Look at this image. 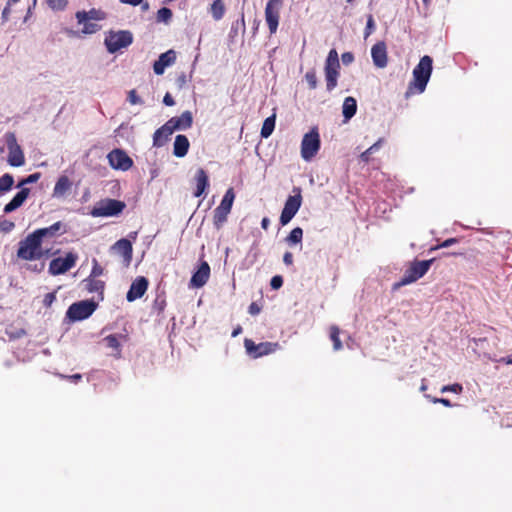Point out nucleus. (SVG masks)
Masks as SVG:
<instances>
[{"label":"nucleus","mask_w":512,"mask_h":512,"mask_svg":"<svg viewBox=\"0 0 512 512\" xmlns=\"http://www.w3.org/2000/svg\"><path fill=\"white\" fill-rule=\"evenodd\" d=\"M433 69V59L429 55L423 56L419 63L413 69V80L409 83L406 91V97L413 94L423 93L431 77Z\"/></svg>","instance_id":"obj_1"},{"label":"nucleus","mask_w":512,"mask_h":512,"mask_svg":"<svg viewBox=\"0 0 512 512\" xmlns=\"http://www.w3.org/2000/svg\"><path fill=\"white\" fill-rule=\"evenodd\" d=\"M48 251L42 248V241L32 232L18 244L17 257L22 260H40Z\"/></svg>","instance_id":"obj_2"},{"label":"nucleus","mask_w":512,"mask_h":512,"mask_svg":"<svg viewBox=\"0 0 512 512\" xmlns=\"http://www.w3.org/2000/svg\"><path fill=\"white\" fill-rule=\"evenodd\" d=\"M434 261L435 259L432 258L429 260H414L411 262L409 267L405 270L401 280L394 284V288L411 284L422 278L428 272Z\"/></svg>","instance_id":"obj_3"},{"label":"nucleus","mask_w":512,"mask_h":512,"mask_svg":"<svg viewBox=\"0 0 512 512\" xmlns=\"http://www.w3.org/2000/svg\"><path fill=\"white\" fill-rule=\"evenodd\" d=\"M326 88L330 92L336 88L340 75L339 56L336 49H331L324 66Z\"/></svg>","instance_id":"obj_4"},{"label":"nucleus","mask_w":512,"mask_h":512,"mask_svg":"<svg viewBox=\"0 0 512 512\" xmlns=\"http://www.w3.org/2000/svg\"><path fill=\"white\" fill-rule=\"evenodd\" d=\"M126 204L121 200L105 198L96 203L91 210L93 217H111L117 216L123 212Z\"/></svg>","instance_id":"obj_5"},{"label":"nucleus","mask_w":512,"mask_h":512,"mask_svg":"<svg viewBox=\"0 0 512 512\" xmlns=\"http://www.w3.org/2000/svg\"><path fill=\"white\" fill-rule=\"evenodd\" d=\"M321 146L320 135L317 127H313L303 136L301 142V157L310 161L316 156Z\"/></svg>","instance_id":"obj_6"},{"label":"nucleus","mask_w":512,"mask_h":512,"mask_svg":"<svg viewBox=\"0 0 512 512\" xmlns=\"http://www.w3.org/2000/svg\"><path fill=\"white\" fill-rule=\"evenodd\" d=\"M132 41L133 35L127 30L110 31L105 37V45L110 53H115L122 48L128 47Z\"/></svg>","instance_id":"obj_7"},{"label":"nucleus","mask_w":512,"mask_h":512,"mask_svg":"<svg viewBox=\"0 0 512 512\" xmlns=\"http://www.w3.org/2000/svg\"><path fill=\"white\" fill-rule=\"evenodd\" d=\"M246 352L252 358H260L272 354L281 349L278 342H261L256 344L253 340L246 338L244 340Z\"/></svg>","instance_id":"obj_8"},{"label":"nucleus","mask_w":512,"mask_h":512,"mask_svg":"<svg viewBox=\"0 0 512 512\" xmlns=\"http://www.w3.org/2000/svg\"><path fill=\"white\" fill-rule=\"evenodd\" d=\"M294 191L296 192L295 195H290L284 204V208L280 215V223L282 226L287 225L293 217L297 214L299 211L301 204H302V196H301V190L299 188H295Z\"/></svg>","instance_id":"obj_9"},{"label":"nucleus","mask_w":512,"mask_h":512,"mask_svg":"<svg viewBox=\"0 0 512 512\" xmlns=\"http://www.w3.org/2000/svg\"><path fill=\"white\" fill-rule=\"evenodd\" d=\"M235 193L233 188H229L224 194L220 205L214 210L213 223L216 228H220L227 220V216L231 211Z\"/></svg>","instance_id":"obj_10"},{"label":"nucleus","mask_w":512,"mask_h":512,"mask_svg":"<svg viewBox=\"0 0 512 512\" xmlns=\"http://www.w3.org/2000/svg\"><path fill=\"white\" fill-rule=\"evenodd\" d=\"M5 139L9 151L7 159L9 165L13 167H20L24 165L25 156L20 145L17 143L15 134L12 132L6 133Z\"/></svg>","instance_id":"obj_11"},{"label":"nucleus","mask_w":512,"mask_h":512,"mask_svg":"<svg viewBox=\"0 0 512 512\" xmlns=\"http://www.w3.org/2000/svg\"><path fill=\"white\" fill-rule=\"evenodd\" d=\"M96 309L93 301H80L73 303L67 310V317L73 321H80L88 318Z\"/></svg>","instance_id":"obj_12"},{"label":"nucleus","mask_w":512,"mask_h":512,"mask_svg":"<svg viewBox=\"0 0 512 512\" xmlns=\"http://www.w3.org/2000/svg\"><path fill=\"white\" fill-rule=\"evenodd\" d=\"M282 0H269L265 7V20L267 22L270 34L277 31L280 19V9Z\"/></svg>","instance_id":"obj_13"},{"label":"nucleus","mask_w":512,"mask_h":512,"mask_svg":"<svg viewBox=\"0 0 512 512\" xmlns=\"http://www.w3.org/2000/svg\"><path fill=\"white\" fill-rule=\"evenodd\" d=\"M77 256L73 253H67L65 257L54 258L49 264V273L60 275L69 271L75 266Z\"/></svg>","instance_id":"obj_14"},{"label":"nucleus","mask_w":512,"mask_h":512,"mask_svg":"<svg viewBox=\"0 0 512 512\" xmlns=\"http://www.w3.org/2000/svg\"><path fill=\"white\" fill-rule=\"evenodd\" d=\"M108 162L113 169L127 171L133 166V160L121 149H114L107 155Z\"/></svg>","instance_id":"obj_15"},{"label":"nucleus","mask_w":512,"mask_h":512,"mask_svg":"<svg viewBox=\"0 0 512 512\" xmlns=\"http://www.w3.org/2000/svg\"><path fill=\"white\" fill-rule=\"evenodd\" d=\"M148 284V280L145 277L140 276L136 278L132 282L130 289L126 294L127 301L133 302L136 299L141 298L147 291Z\"/></svg>","instance_id":"obj_16"},{"label":"nucleus","mask_w":512,"mask_h":512,"mask_svg":"<svg viewBox=\"0 0 512 512\" xmlns=\"http://www.w3.org/2000/svg\"><path fill=\"white\" fill-rule=\"evenodd\" d=\"M168 122L169 126L166 127V130H187L193 124V116L190 111H184L180 116L169 119Z\"/></svg>","instance_id":"obj_17"},{"label":"nucleus","mask_w":512,"mask_h":512,"mask_svg":"<svg viewBox=\"0 0 512 512\" xmlns=\"http://www.w3.org/2000/svg\"><path fill=\"white\" fill-rule=\"evenodd\" d=\"M373 63L378 68H384L388 63L387 47L385 42L379 41L371 48Z\"/></svg>","instance_id":"obj_18"},{"label":"nucleus","mask_w":512,"mask_h":512,"mask_svg":"<svg viewBox=\"0 0 512 512\" xmlns=\"http://www.w3.org/2000/svg\"><path fill=\"white\" fill-rule=\"evenodd\" d=\"M176 61V52L172 49L162 53L153 64V70L156 75H162L165 69Z\"/></svg>","instance_id":"obj_19"},{"label":"nucleus","mask_w":512,"mask_h":512,"mask_svg":"<svg viewBox=\"0 0 512 512\" xmlns=\"http://www.w3.org/2000/svg\"><path fill=\"white\" fill-rule=\"evenodd\" d=\"M210 277V266L206 261H202L198 270L190 279V286L195 288L203 287Z\"/></svg>","instance_id":"obj_20"},{"label":"nucleus","mask_w":512,"mask_h":512,"mask_svg":"<svg viewBox=\"0 0 512 512\" xmlns=\"http://www.w3.org/2000/svg\"><path fill=\"white\" fill-rule=\"evenodd\" d=\"M29 193H30L29 188H22L12 198V200L4 206V209H3L4 213H6V214L11 213V212L15 211L16 209H18L19 207H21L23 205V203L26 201V199L28 198Z\"/></svg>","instance_id":"obj_21"},{"label":"nucleus","mask_w":512,"mask_h":512,"mask_svg":"<svg viewBox=\"0 0 512 512\" xmlns=\"http://www.w3.org/2000/svg\"><path fill=\"white\" fill-rule=\"evenodd\" d=\"M112 250L120 254L127 263H130L132 259L133 248L131 242L128 239L122 238L115 242L112 246Z\"/></svg>","instance_id":"obj_22"},{"label":"nucleus","mask_w":512,"mask_h":512,"mask_svg":"<svg viewBox=\"0 0 512 512\" xmlns=\"http://www.w3.org/2000/svg\"><path fill=\"white\" fill-rule=\"evenodd\" d=\"M189 147L188 138L185 135L179 134L175 137L173 154L178 158H182L188 153Z\"/></svg>","instance_id":"obj_23"},{"label":"nucleus","mask_w":512,"mask_h":512,"mask_svg":"<svg viewBox=\"0 0 512 512\" xmlns=\"http://www.w3.org/2000/svg\"><path fill=\"white\" fill-rule=\"evenodd\" d=\"M196 190L194 192L195 197H200L207 187L209 186L208 175L203 168H199L196 172Z\"/></svg>","instance_id":"obj_24"},{"label":"nucleus","mask_w":512,"mask_h":512,"mask_svg":"<svg viewBox=\"0 0 512 512\" xmlns=\"http://www.w3.org/2000/svg\"><path fill=\"white\" fill-rule=\"evenodd\" d=\"M167 126H169L168 121L154 132L153 146L162 147L169 140L174 131L166 130Z\"/></svg>","instance_id":"obj_25"},{"label":"nucleus","mask_w":512,"mask_h":512,"mask_svg":"<svg viewBox=\"0 0 512 512\" xmlns=\"http://www.w3.org/2000/svg\"><path fill=\"white\" fill-rule=\"evenodd\" d=\"M106 14L105 12L92 8L91 10L87 11H78L76 13V19L78 21V24H82V22H85L86 20H103L105 19Z\"/></svg>","instance_id":"obj_26"},{"label":"nucleus","mask_w":512,"mask_h":512,"mask_svg":"<svg viewBox=\"0 0 512 512\" xmlns=\"http://www.w3.org/2000/svg\"><path fill=\"white\" fill-rule=\"evenodd\" d=\"M71 186H72V183L67 176H65V175L60 176L54 186L53 196L54 197L64 196L70 190Z\"/></svg>","instance_id":"obj_27"},{"label":"nucleus","mask_w":512,"mask_h":512,"mask_svg":"<svg viewBox=\"0 0 512 512\" xmlns=\"http://www.w3.org/2000/svg\"><path fill=\"white\" fill-rule=\"evenodd\" d=\"M85 289L90 293L103 294L105 288V282L95 277L88 276L83 280Z\"/></svg>","instance_id":"obj_28"},{"label":"nucleus","mask_w":512,"mask_h":512,"mask_svg":"<svg viewBox=\"0 0 512 512\" xmlns=\"http://www.w3.org/2000/svg\"><path fill=\"white\" fill-rule=\"evenodd\" d=\"M62 224L60 221L52 224L49 227L40 228L35 230L33 233L41 240L43 241L44 238H52L56 236L57 232L60 230Z\"/></svg>","instance_id":"obj_29"},{"label":"nucleus","mask_w":512,"mask_h":512,"mask_svg":"<svg viewBox=\"0 0 512 512\" xmlns=\"http://www.w3.org/2000/svg\"><path fill=\"white\" fill-rule=\"evenodd\" d=\"M357 111V102L355 98L348 96L344 99L343 106H342V113L344 116L345 121L350 120Z\"/></svg>","instance_id":"obj_30"},{"label":"nucleus","mask_w":512,"mask_h":512,"mask_svg":"<svg viewBox=\"0 0 512 512\" xmlns=\"http://www.w3.org/2000/svg\"><path fill=\"white\" fill-rule=\"evenodd\" d=\"M275 122H276L275 114L267 117L264 120L262 128H261V132H260L262 138H268L273 133L274 128H275Z\"/></svg>","instance_id":"obj_31"},{"label":"nucleus","mask_w":512,"mask_h":512,"mask_svg":"<svg viewBox=\"0 0 512 512\" xmlns=\"http://www.w3.org/2000/svg\"><path fill=\"white\" fill-rule=\"evenodd\" d=\"M340 333H341V331L338 326H336V325L330 326L329 337H330V340L333 342V349L335 351H339L343 347L342 342L340 340Z\"/></svg>","instance_id":"obj_32"},{"label":"nucleus","mask_w":512,"mask_h":512,"mask_svg":"<svg viewBox=\"0 0 512 512\" xmlns=\"http://www.w3.org/2000/svg\"><path fill=\"white\" fill-rule=\"evenodd\" d=\"M210 11L212 17L215 20H220L224 16L225 13V4L223 0H214L211 4Z\"/></svg>","instance_id":"obj_33"},{"label":"nucleus","mask_w":512,"mask_h":512,"mask_svg":"<svg viewBox=\"0 0 512 512\" xmlns=\"http://www.w3.org/2000/svg\"><path fill=\"white\" fill-rule=\"evenodd\" d=\"M303 238V230L300 227H296L291 230L289 235L286 237L285 241L289 245H295L301 243Z\"/></svg>","instance_id":"obj_34"},{"label":"nucleus","mask_w":512,"mask_h":512,"mask_svg":"<svg viewBox=\"0 0 512 512\" xmlns=\"http://www.w3.org/2000/svg\"><path fill=\"white\" fill-rule=\"evenodd\" d=\"M14 184V178L11 174L5 173L0 177V194L11 190Z\"/></svg>","instance_id":"obj_35"},{"label":"nucleus","mask_w":512,"mask_h":512,"mask_svg":"<svg viewBox=\"0 0 512 512\" xmlns=\"http://www.w3.org/2000/svg\"><path fill=\"white\" fill-rule=\"evenodd\" d=\"M382 143L383 139L380 138L377 142H375L372 146L360 154V160L364 163H368L370 161V155L377 151L381 147Z\"/></svg>","instance_id":"obj_36"},{"label":"nucleus","mask_w":512,"mask_h":512,"mask_svg":"<svg viewBox=\"0 0 512 512\" xmlns=\"http://www.w3.org/2000/svg\"><path fill=\"white\" fill-rule=\"evenodd\" d=\"M172 15L171 9L163 7L157 11V21L167 23L171 20Z\"/></svg>","instance_id":"obj_37"},{"label":"nucleus","mask_w":512,"mask_h":512,"mask_svg":"<svg viewBox=\"0 0 512 512\" xmlns=\"http://www.w3.org/2000/svg\"><path fill=\"white\" fill-rule=\"evenodd\" d=\"M104 341L109 348L116 350L118 352L120 351V343L116 335H108L104 338Z\"/></svg>","instance_id":"obj_38"},{"label":"nucleus","mask_w":512,"mask_h":512,"mask_svg":"<svg viewBox=\"0 0 512 512\" xmlns=\"http://www.w3.org/2000/svg\"><path fill=\"white\" fill-rule=\"evenodd\" d=\"M305 79L309 85L310 89H315L318 84L317 75L315 70H309L305 74Z\"/></svg>","instance_id":"obj_39"},{"label":"nucleus","mask_w":512,"mask_h":512,"mask_svg":"<svg viewBox=\"0 0 512 512\" xmlns=\"http://www.w3.org/2000/svg\"><path fill=\"white\" fill-rule=\"evenodd\" d=\"M82 24H83L82 33H84V34H93L100 29V26L98 24L89 22V20L82 22Z\"/></svg>","instance_id":"obj_40"},{"label":"nucleus","mask_w":512,"mask_h":512,"mask_svg":"<svg viewBox=\"0 0 512 512\" xmlns=\"http://www.w3.org/2000/svg\"><path fill=\"white\" fill-rule=\"evenodd\" d=\"M49 7L53 10H63L68 3V0H48Z\"/></svg>","instance_id":"obj_41"},{"label":"nucleus","mask_w":512,"mask_h":512,"mask_svg":"<svg viewBox=\"0 0 512 512\" xmlns=\"http://www.w3.org/2000/svg\"><path fill=\"white\" fill-rule=\"evenodd\" d=\"M40 176H41V174L39 172L30 174L29 176H27L26 178L22 179L19 182L18 187H22L23 185H26V184L35 183L40 179Z\"/></svg>","instance_id":"obj_42"},{"label":"nucleus","mask_w":512,"mask_h":512,"mask_svg":"<svg viewBox=\"0 0 512 512\" xmlns=\"http://www.w3.org/2000/svg\"><path fill=\"white\" fill-rule=\"evenodd\" d=\"M104 273L103 267L98 263L96 259H93V266L89 276L98 278Z\"/></svg>","instance_id":"obj_43"},{"label":"nucleus","mask_w":512,"mask_h":512,"mask_svg":"<svg viewBox=\"0 0 512 512\" xmlns=\"http://www.w3.org/2000/svg\"><path fill=\"white\" fill-rule=\"evenodd\" d=\"M462 385L458 384V383H455V384H451V385H446V386H443L441 388V392L444 393V392H453V393H461L462 392Z\"/></svg>","instance_id":"obj_44"},{"label":"nucleus","mask_w":512,"mask_h":512,"mask_svg":"<svg viewBox=\"0 0 512 512\" xmlns=\"http://www.w3.org/2000/svg\"><path fill=\"white\" fill-rule=\"evenodd\" d=\"M14 227H15L14 222H12L10 220H3L0 222V230L5 233L12 231L14 229Z\"/></svg>","instance_id":"obj_45"},{"label":"nucleus","mask_w":512,"mask_h":512,"mask_svg":"<svg viewBox=\"0 0 512 512\" xmlns=\"http://www.w3.org/2000/svg\"><path fill=\"white\" fill-rule=\"evenodd\" d=\"M375 29V23L372 15L368 16L367 24L365 28V37H368Z\"/></svg>","instance_id":"obj_46"},{"label":"nucleus","mask_w":512,"mask_h":512,"mask_svg":"<svg viewBox=\"0 0 512 512\" xmlns=\"http://www.w3.org/2000/svg\"><path fill=\"white\" fill-rule=\"evenodd\" d=\"M270 285H271L272 289H275V290L281 288L283 285L282 276L276 275V276L272 277V279L270 281Z\"/></svg>","instance_id":"obj_47"},{"label":"nucleus","mask_w":512,"mask_h":512,"mask_svg":"<svg viewBox=\"0 0 512 512\" xmlns=\"http://www.w3.org/2000/svg\"><path fill=\"white\" fill-rule=\"evenodd\" d=\"M55 300H56V293L55 292L47 293L44 296L43 305L45 307H50Z\"/></svg>","instance_id":"obj_48"},{"label":"nucleus","mask_w":512,"mask_h":512,"mask_svg":"<svg viewBox=\"0 0 512 512\" xmlns=\"http://www.w3.org/2000/svg\"><path fill=\"white\" fill-rule=\"evenodd\" d=\"M128 100L129 102L132 104V105H136V104H142V100L140 99V97L137 95L136 91L133 89L129 92L128 94Z\"/></svg>","instance_id":"obj_49"},{"label":"nucleus","mask_w":512,"mask_h":512,"mask_svg":"<svg viewBox=\"0 0 512 512\" xmlns=\"http://www.w3.org/2000/svg\"><path fill=\"white\" fill-rule=\"evenodd\" d=\"M427 398L430 399L431 402L433 403H440L442 405H444L445 407H451L452 406V403L450 402L449 399H446V398H436V397H431L429 395H426Z\"/></svg>","instance_id":"obj_50"},{"label":"nucleus","mask_w":512,"mask_h":512,"mask_svg":"<svg viewBox=\"0 0 512 512\" xmlns=\"http://www.w3.org/2000/svg\"><path fill=\"white\" fill-rule=\"evenodd\" d=\"M457 242H458V240L456 238H449V239H446L445 241H443L440 245L431 248V250H436L438 248L449 247V246H451V245H453V244H455Z\"/></svg>","instance_id":"obj_51"},{"label":"nucleus","mask_w":512,"mask_h":512,"mask_svg":"<svg viewBox=\"0 0 512 512\" xmlns=\"http://www.w3.org/2000/svg\"><path fill=\"white\" fill-rule=\"evenodd\" d=\"M344 65H349L354 61V55L351 52H345L341 56Z\"/></svg>","instance_id":"obj_52"},{"label":"nucleus","mask_w":512,"mask_h":512,"mask_svg":"<svg viewBox=\"0 0 512 512\" xmlns=\"http://www.w3.org/2000/svg\"><path fill=\"white\" fill-rule=\"evenodd\" d=\"M261 311V308L260 306L256 303V302H252L250 305H249V308H248V312L251 314V315H257L259 314Z\"/></svg>","instance_id":"obj_53"},{"label":"nucleus","mask_w":512,"mask_h":512,"mask_svg":"<svg viewBox=\"0 0 512 512\" xmlns=\"http://www.w3.org/2000/svg\"><path fill=\"white\" fill-rule=\"evenodd\" d=\"M293 254L289 251L285 252L284 255H283V262L287 265V266H290L293 264Z\"/></svg>","instance_id":"obj_54"},{"label":"nucleus","mask_w":512,"mask_h":512,"mask_svg":"<svg viewBox=\"0 0 512 512\" xmlns=\"http://www.w3.org/2000/svg\"><path fill=\"white\" fill-rule=\"evenodd\" d=\"M163 103L166 106H173L175 104V101H174L173 97L169 93H166L164 98H163Z\"/></svg>","instance_id":"obj_55"},{"label":"nucleus","mask_w":512,"mask_h":512,"mask_svg":"<svg viewBox=\"0 0 512 512\" xmlns=\"http://www.w3.org/2000/svg\"><path fill=\"white\" fill-rule=\"evenodd\" d=\"M270 225V220L268 217H264L261 221V227L264 229V230H267L268 227Z\"/></svg>","instance_id":"obj_56"},{"label":"nucleus","mask_w":512,"mask_h":512,"mask_svg":"<svg viewBox=\"0 0 512 512\" xmlns=\"http://www.w3.org/2000/svg\"><path fill=\"white\" fill-rule=\"evenodd\" d=\"M122 3H125V4H130L132 6H137L139 5L142 0H120Z\"/></svg>","instance_id":"obj_57"},{"label":"nucleus","mask_w":512,"mask_h":512,"mask_svg":"<svg viewBox=\"0 0 512 512\" xmlns=\"http://www.w3.org/2000/svg\"><path fill=\"white\" fill-rule=\"evenodd\" d=\"M64 377L68 378L69 380H71L73 382H77V381H79L82 378V375L81 374H74V375H71V376H64Z\"/></svg>","instance_id":"obj_58"},{"label":"nucleus","mask_w":512,"mask_h":512,"mask_svg":"<svg viewBox=\"0 0 512 512\" xmlns=\"http://www.w3.org/2000/svg\"><path fill=\"white\" fill-rule=\"evenodd\" d=\"M500 362L507 364V365H512V356L509 355V356L503 357L500 359Z\"/></svg>","instance_id":"obj_59"},{"label":"nucleus","mask_w":512,"mask_h":512,"mask_svg":"<svg viewBox=\"0 0 512 512\" xmlns=\"http://www.w3.org/2000/svg\"><path fill=\"white\" fill-rule=\"evenodd\" d=\"M242 332V328L241 326H238L237 328H235L232 332V337H236L238 336L240 333Z\"/></svg>","instance_id":"obj_60"},{"label":"nucleus","mask_w":512,"mask_h":512,"mask_svg":"<svg viewBox=\"0 0 512 512\" xmlns=\"http://www.w3.org/2000/svg\"><path fill=\"white\" fill-rule=\"evenodd\" d=\"M19 0H8V5L16 4Z\"/></svg>","instance_id":"obj_61"},{"label":"nucleus","mask_w":512,"mask_h":512,"mask_svg":"<svg viewBox=\"0 0 512 512\" xmlns=\"http://www.w3.org/2000/svg\"><path fill=\"white\" fill-rule=\"evenodd\" d=\"M427 389V385L425 383H422L420 390L425 391Z\"/></svg>","instance_id":"obj_62"},{"label":"nucleus","mask_w":512,"mask_h":512,"mask_svg":"<svg viewBox=\"0 0 512 512\" xmlns=\"http://www.w3.org/2000/svg\"><path fill=\"white\" fill-rule=\"evenodd\" d=\"M430 0H423L424 3H428Z\"/></svg>","instance_id":"obj_63"},{"label":"nucleus","mask_w":512,"mask_h":512,"mask_svg":"<svg viewBox=\"0 0 512 512\" xmlns=\"http://www.w3.org/2000/svg\"><path fill=\"white\" fill-rule=\"evenodd\" d=\"M354 0H347L348 3H352Z\"/></svg>","instance_id":"obj_64"}]
</instances>
